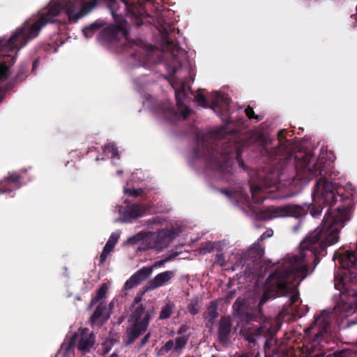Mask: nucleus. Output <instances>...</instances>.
Instances as JSON below:
<instances>
[{
	"instance_id": "f257e3e1",
	"label": "nucleus",
	"mask_w": 357,
	"mask_h": 357,
	"mask_svg": "<svg viewBox=\"0 0 357 357\" xmlns=\"http://www.w3.org/2000/svg\"><path fill=\"white\" fill-rule=\"evenodd\" d=\"M350 217L348 208H330L321 226L301 243L298 250L284 257L268 277L259 305H262L271 298L284 296H289L290 304L294 303L298 297L296 285L307 275L310 261L319 248L324 249L337 243L340 231Z\"/></svg>"
},
{
	"instance_id": "f03ea898",
	"label": "nucleus",
	"mask_w": 357,
	"mask_h": 357,
	"mask_svg": "<svg viewBox=\"0 0 357 357\" xmlns=\"http://www.w3.org/2000/svg\"><path fill=\"white\" fill-rule=\"evenodd\" d=\"M97 4L98 0H52L40 13L37 20L31 23L25 22L8 40L0 38V57H7L13 63L18 50L36 38L43 26L55 22L56 17L64 13L69 22H75Z\"/></svg>"
},
{
	"instance_id": "7ed1b4c3",
	"label": "nucleus",
	"mask_w": 357,
	"mask_h": 357,
	"mask_svg": "<svg viewBox=\"0 0 357 357\" xmlns=\"http://www.w3.org/2000/svg\"><path fill=\"white\" fill-rule=\"evenodd\" d=\"M322 159H317L313 156L306 155L303 160L296 164L297 174L289 183L298 191L314 177L319 175L321 178L317 182L312 194V206L310 213L316 217L321 213V206L332 205L337 201L336 186L325 178H323L324 169Z\"/></svg>"
},
{
	"instance_id": "20e7f679",
	"label": "nucleus",
	"mask_w": 357,
	"mask_h": 357,
	"mask_svg": "<svg viewBox=\"0 0 357 357\" xmlns=\"http://www.w3.org/2000/svg\"><path fill=\"white\" fill-rule=\"evenodd\" d=\"M111 10L115 24L105 29L100 35L102 42L111 43L120 36L127 38L126 23L123 20V15L127 10V15L132 19L135 16L137 6L132 0H105Z\"/></svg>"
},
{
	"instance_id": "39448f33",
	"label": "nucleus",
	"mask_w": 357,
	"mask_h": 357,
	"mask_svg": "<svg viewBox=\"0 0 357 357\" xmlns=\"http://www.w3.org/2000/svg\"><path fill=\"white\" fill-rule=\"evenodd\" d=\"M354 282L352 280H349L348 272L345 270L335 274L334 286L339 291V298L334 312L340 317L352 314L357 309V292L349 291Z\"/></svg>"
},
{
	"instance_id": "423d86ee",
	"label": "nucleus",
	"mask_w": 357,
	"mask_h": 357,
	"mask_svg": "<svg viewBox=\"0 0 357 357\" xmlns=\"http://www.w3.org/2000/svg\"><path fill=\"white\" fill-rule=\"evenodd\" d=\"M140 301V297L136 298L132 305L133 312L129 319L131 326L127 331L129 338L128 344L132 343L142 332L146 331L149 320L155 314L153 307L145 309L139 304Z\"/></svg>"
},
{
	"instance_id": "0eeeda50",
	"label": "nucleus",
	"mask_w": 357,
	"mask_h": 357,
	"mask_svg": "<svg viewBox=\"0 0 357 357\" xmlns=\"http://www.w3.org/2000/svg\"><path fill=\"white\" fill-rule=\"evenodd\" d=\"M175 233L172 230H162L158 234L153 233H139L128 239L130 243L142 241L145 246L139 247V250L154 249L160 251L167 248L172 239Z\"/></svg>"
},
{
	"instance_id": "6e6552de",
	"label": "nucleus",
	"mask_w": 357,
	"mask_h": 357,
	"mask_svg": "<svg viewBox=\"0 0 357 357\" xmlns=\"http://www.w3.org/2000/svg\"><path fill=\"white\" fill-rule=\"evenodd\" d=\"M107 293V286L106 284H103L100 287L96 296L91 300V306L98 304L93 314L91 317L93 324H102L109 317L112 309L118 304V301L113 299L109 305V308H107L102 301L106 298Z\"/></svg>"
},
{
	"instance_id": "1a4fd4ad",
	"label": "nucleus",
	"mask_w": 357,
	"mask_h": 357,
	"mask_svg": "<svg viewBox=\"0 0 357 357\" xmlns=\"http://www.w3.org/2000/svg\"><path fill=\"white\" fill-rule=\"evenodd\" d=\"M330 321L329 312L326 310L321 312L314 317L313 324L306 328L307 335L313 337L314 342L320 343L322 337L329 331Z\"/></svg>"
},
{
	"instance_id": "9d476101",
	"label": "nucleus",
	"mask_w": 357,
	"mask_h": 357,
	"mask_svg": "<svg viewBox=\"0 0 357 357\" xmlns=\"http://www.w3.org/2000/svg\"><path fill=\"white\" fill-rule=\"evenodd\" d=\"M305 215V211L303 208L297 205H287L282 206H270L264 210L261 218L264 220L284 218V217H294L299 218Z\"/></svg>"
},
{
	"instance_id": "9b49d317",
	"label": "nucleus",
	"mask_w": 357,
	"mask_h": 357,
	"mask_svg": "<svg viewBox=\"0 0 357 357\" xmlns=\"http://www.w3.org/2000/svg\"><path fill=\"white\" fill-rule=\"evenodd\" d=\"M94 344V337L88 328L79 329L71 338L70 346H77L82 354L87 353Z\"/></svg>"
},
{
	"instance_id": "f8f14e48",
	"label": "nucleus",
	"mask_w": 357,
	"mask_h": 357,
	"mask_svg": "<svg viewBox=\"0 0 357 357\" xmlns=\"http://www.w3.org/2000/svg\"><path fill=\"white\" fill-rule=\"evenodd\" d=\"M169 83L175 90V96L177 101L178 110L185 119L190 113V110L183 104V99L185 97V91L187 89H189V87L185 86L183 82H181L178 84L173 79L169 80Z\"/></svg>"
},
{
	"instance_id": "ddd939ff",
	"label": "nucleus",
	"mask_w": 357,
	"mask_h": 357,
	"mask_svg": "<svg viewBox=\"0 0 357 357\" xmlns=\"http://www.w3.org/2000/svg\"><path fill=\"white\" fill-rule=\"evenodd\" d=\"M168 52H171L172 61L166 64L168 71L174 74L178 70L177 66H181L185 59L186 54L183 50H180L172 44H169L167 48Z\"/></svg>"
},
{
	"instance_id": "4468645a",
	"label": "nucleus",
	"mask_w": 357,
	"mask_h": 357,
	"mask_svg": "<svg viewBox=\"0 0 357 357\" xmlns=\"http://www.w3.org/2000/svg\"><path fill=\"white\" fill-rule=\"evenodd\" d=\"M152 273V268L144 267L128 280L124 285L126 290L130 289L148 278Z\"/></svg>"
},
{
	"instance_id": "2eb2a0df",
	"label": "nucleus",
	"mask_w": 357,
	"mask_h": 357,
	"mask_svg": "<svg viewBox=\"0 0 357 357\" xmlns=\"http://www.w3.org/2000/svg\"><path fill=\"white\" fill-rule=\"evenodd\" d=\"M211 96V108L214 112L220 114L227 109L230 100L227 96L218 92H213Z\"/></svg>"
},
{
	"instance_id": "dca6fc26",
	"label": "nucleus",
	"mask_w": 357,
	"mask_h": 357,
	"mask_svg": "<svg viewBox=\"0 0 357 357\" xmlns=\"http://www.w3.org/2000/svg\"><path fill=\"white\" fill-rule=\"evenodd\" d=\"M268 330L269 328H268L267 323L266 322L264 326L256 329H252L247 326H243L241 329V333L247 341L254 342L256 340L257 336L261 335H265Z\"/></svg>"
},
{
	"instance_id": "f3484780",
	"label": "nucleus",
	"mask_w": 357,
	"mask_h": 357,
	"mask_svg": "<svg viewBox=\"0 0 357 357\" xmlns=\"http://www.w3.org/2000/svg\"><path fill=\"white\" fill-rule=\"evenodd\" d=\"M148 208L142 204H134L128 206L123 212L119 209V213L123 214L125 221H129L131 219L137 218L143 215Z\"/></svg>"
},
{
	"instance_id": "a211bd4d",
	"label": "nucleus",
	"mask_w": 357,
	"mask_h": 357,
	"mask_svg": "<svg viewBox=\"0 0 357 357\" xmlns=\"http://www.w3.org/2000/svg\"><path fill=\"white\" fill-rule=\"evenodd\" d=\"M175 273L172 271H167L163 273L158 274L153 279H152L148 284L147 289L153 290L160 287L169 282Z\"/></svg>"
},
{
	"instance_id": "6ab92c4d",
	"label": "nucleus",
	"mask_w": 357,
	"mask_h": 357,
	"mask_svg": "<svg viewBox=\"0 0 357 357\" xmlns=\"http://www.w3.org/2000/svg\"><path fill=\"white\" fill-rule=\"evenodd\" d=\"M119 231H116L112 234L100 255V261L101 263H103L106 260V258L107 257L108 255L113 250L116 243L119 240Z\"/></svg>"
},
{
	"instance_id": "aec40b11",
	"label": "nucleus",
	"mask_w": 357,
	"mask_h": 357,
	"mask_svg": "<svg viewBox=\"0 0 357 357\" xmlns=\"http://www.w3.org/2000/svg\"><path fill=\"white\" fill-rule=\"evenodd\" d=\"M231 324L229 318H222L221 319L219 328V340L225 344L227 342V337L230 333Z\"/></svg>"
},
{
	"instance_id": "412c9836",
	"label": "nucleus",
	"mask_w": 357,
	"mask_h": 357,
	"mask_svg": "<svg viewBox=\"0 0 357 357\" xmlns=\"http://www.w3.org/2000/svg\"><path fill=\"white\" fill-rule=\"evenodd\" d=\"M19 180V176L15 173H10L8 178L4 181H0V194L10 192L12 190L6 187V183H17Z\"/></svg>"
},
{
	"instance_id": "4be33fe9",
	"label": "nucleus",
	"mask_w": 357,
	"mask_h": 357,
	"mask_svg": "<svg viewBox=\"0 0 357 357\" xmlns=\"http://www.w3.org/2000/svg\"><path fill=\"white\" fill-rule=\"evenodd\" d=\"M104 153L105 155L108 156L111 155L112 158L117 157L118 159L119 158L118 151L115 147L114 144L112 143H109L105 146Z\"/></svg>"
},
{
	"instance_id": "5701e85b",
	"label": "nucleus",
	"mask_w": 357,
	"mask_h": 357,
	"mask_svg": "<svg viewBox=\"0 0 357 357\" xmlns=\"http://www.w3.org/2000/svg\"><path fill=\"white\" fill-rule=\"evenodd\" d=\"M218 317V307L216 304L211 303L208 307L206 314V318L208 319L209 321L214 320Z\"/></svg>"
},
{
	"instance_id": "b1692460",
	"label": "nucleus",
	"mask_w": 357,
	"mask_h": 357,
	"mask_svg": "<svg viewBox=\"0 0 357 357\" xmlns=\"http://www.w3.org/2000/svg\"><path fill=\"white\" fill-rule=\"evenodd\" d=\"M173 305L167 303L161 310L160 314V319H165L170 317L173 310Z\"/></svg>"
},
{
	"instance_id": "393cba45",
	"label": "nucleus",
	"mask_w": 357,
	"mask_h": 357,
	"mask_svg": "<svg viewBox=\"0 0 357 357\" xmlns=\"http://www.w3.org/2000/svg\"><path fill=\"white\" fill-rule=\"evenodd\" d=\"M188 337L186 336H182L176 338L174 342V350L180 351L187 343Z\"/></svg>"
},
{
	"instance_id": "a878e982",
	"label": "nucleus",
	"mask_w": 357,
	"mask_h": 357,
	"mask_svg": "<svg viewBox=\"0 0 357 357\" xmlns=\"http://www.w3.org/2000/svg\"><path fill=\"white\" fill-rule=\"evenodd\" d=\"M172 349L174 350V342L169 340L160 349L158 354V356H163Z\"/></svg>"
},
{
	"instance_id": "bb28decb",
	"label": "nucleus",
	"mask_w": 357,
	"mask_h": 357,
	"mask_svg": "<svg viewBox=\"0 0 357 357\" xmlns=\"http://www.w3.org/2000/svg\"><path fill=\"white\" fill-rule=\"evenodd\" d=\"M260 315H261L260 311H259L257 312V316L252 314V313L247 312V313H245V314H243L241 316V321H245L246 323L248 324L249 322H250L252 321L256 320L257 318L258 317H259Z\"/></svg>"
},
{
	"instance_id": "cd10ccee",
	"label": "nucleus",
	"mask_w": 357,
	"mask_h": 357,
	"mask_svg": "<svg viewBox=\"0 0 357 357\" xmlns=\"http://www.w3.org/2000/svg\"><path fill=\"white\" fill-rule=\"evenodd\" d=\"M188 310L192 314H195L199 312L198 299L192 300L188 305Z\"/></svg>"
},
{
	"instance_id": "c85d7f7f",
	"label": "nucleus",
	"mask_w": 357,
	"mask_h": 357,
	"mask_svg": "<svg viewBox=\"0 0 357 357\" xmlns=\"http://www.w3.org/2000/svg\"><path fill=\"white\" fill-rule=\"evenodd\" d=\"M250 191L252 193V197L253 201L257 204L259 203L260 199H258L257 194H258V192H259L261 191V187L257 186V185L255 186V187H251Z\"/></svg>"
},
{
	"instance_id": "c756f323",
	"label": "nucleus",
	"mask_w": 357,
	"mask_h": 357,
	"mask_svg": "<svg viewBox=\"0 0 357 357\" xmlns=\"http://www.w3.org/2000/svg\"><path fill=\"white\" fill-rule=\"evenodd\" d=\"M8 74V69L4 64L0 65V81L5 79Z\"/></svg>"
},
{
	"instance_id": "7c9ffc66",
	"label": "nucleus",
	"mask_w": 357,
	"mask_h": 357,
	"mask_svg": "<svg viewBox=\"0 0 357 357\" xmlns=\"http://www.w3.org/2000/svg\"><path fill=\"white\" fill-rule=\"evenodd\" d=\"M96 29V26L94 24L90 26L88 28L84 29L83 30V32H84L86 38L91 37L93 35L94 31Z\"/></svg>"
},
{
	"instance_id": "2f4dec72",
	"label": "nucleus",
	"mask_w": 357,
	"mask_h": 357,
	"mask_svg": "<svg viewBox=\"0 0 357 357\" xmlns=\"http://www.w3.org/2000/svg\"><path fill=\"white\" fill-rule=\"evenodd\" d=\"M124 192L130 196L137 197L141 194V190L139 189H128L124 188Z\"/></svg>"
},
{
	"instance_id": "473e14b6",
	"label": "nucleus",
	"mask_w": 357,
	"mask_h": 357,
	"mask_svg": "<svg viewBox=\"0 0 357 357\" xmlns=\"http://www.w3.org/2000/svg\"><path fill=\"white\" fill-rule=\"evenodd\" d=\"M195 100L199 105L203 107L206 106V99L203 94L197 93L195 96Z\"/></svg>"
},
{
	"instance_id": "72a5a7b5",
	"label": "nucleus",
	"mask_w": 357,
	"mask_h": 357,
	"mask_svg": "<svg viewBox=\"0 0 357 357\" xmlns=\"http://www.w3.org/2000/svg\"><path fill=\"white\" fill-rule=\"evenodd\" d=\"M172 259V257L171 256H168V257H165L162 260L156 261L154 264V265L153 266H151L150 268H152V270H153L154 268L160 267V266H162L165 263H166V262L169 261V260H171Z\"/></svg>"
},
{
	"instance_id": "f704fd0d",
	"label": "nucleus",
	"mask_w": 357,
	"mask_h": 357,
	"mask_svg": "<svg viewBox=\"0 0 357 357\" xmlns=\"http://www.w3.org/2000/svg\"><path fill=\"white\" fill-rule=\"evenodd\" d=\"M245 113L249 119H256L257 120L259 119L257 116L255 115V112H254L253 109L250 107H248L245 109Z\"/></svg>"
},
{
	"instance_id": "c9c22d12",
	"label": "nucleus",
	"mask_w": 357,
	"mask_h": 357,
	"mask_svg": "<svg viewBox=\"0 0 357 357\" xmlns=\"http://www.w3.org/2000/svg\"><path fill=\"white\" fill-rule=\"evenodd\" d=\"M273 234V230H271V229L267 230L266 232H264V234L260 236V238H259V240H261H261H264V239L267 238H268V237H271V236H272Z\"/></svg>"
},
{
	"instance_id": "e433bc0d",
	"label": "nucleus",
	"mask_w": 357,
	"mask_h": 357,
	"mask_svg": "<svg viewBox=\"0 0 357 357\" xmlns=\"http://www.w3.org/2000/svg\"><path fill=\"white\" fill-rule=\"evenodd\" d=\"M241 194V197H239V200H238L237 202H239V203H241L243 204H248V200H247V198L245 197V195L240 192Z\"/></svg>"
},
{
	"instance_id": "4c0bfd02",
	"label": "nucleus",
	"mask_w": 357,
	"mask_h": 357,
	"mask_svg": "<svg viewBox=\"0 0 357 357\" xmlns=\"http://www.w3.org/2000/svg\"><path fill=\"white\" fill-rule=\"evenodd\" d=\"M227 154H230V158H233L234 156H238V154L236 153L227 152Z\"/></svg>"
},
{
	"instance_id": "58836bf2",
	"label": "nucleus",
	"mask_w": 357,
	"mask_h": 357,
	"mask_svg": "<svg viewBox=\"0 0 357 357\" xmlns=\"http://www.w3.org/2000/svg\"><path fill=\"white\" fill-rule=\"evenodd\" d=\"M106 344H107V343H105V344H103V347H105V351H104L105 353H107V352H109V351L110 350V348H107V347H106Z\"/></svg>"
},
{
	"instance_id": "ea45409f",
	"label": "nucleus",
	"mask_w": 357,
	"mask_h": 357,
	"mask_svg": "<svg viewBox=\"0 0 357 357\" xmlns=\"http://www.w3.org/2000/svg\"><path fill=\"white\" fill-rule=\"evenodd\" d=\"M3 98V91L0 89V102Z\"/></svg>"
},
{
	"instance_id": "a19ab883",
	"label": "nucleus",
	"mask_w": 357,
	"mask_h": 357,
	"mask_svg": "<svg viewBox=\"0 0 357 357\" xmlns=\"http://www.w3.org/2000/svg\"><path fill=\"white\" fill-rule=\"evenodd\" d=\"M299 227H300V225H297L296 227H295L293 229L294 231H295V232H296V231H297L298 230Z\"/></svg>"
},
{
	"instance_id": "79ce46f5",
	"label": "nucleus",
	"mask_w": 357,
	"mask_h": 357,
	"mask_svg": "<svg viewBox=\"0 0 357 357\" xmlns=\"http://www.w3.org/2000/svg\"><path fill=\"white\" fill-rule=\"evenodd\" d=\"M147 340L148 339L146 337H144L142 340V344H144L146 342Z\"/></svg>"
},
{
	"instance_id": "37998d69",
	"label": "nucleus",
	"mask_w": 357,
	"mask_h": 357,
	"mask_svg": "<svg viewBox=\"0 0 357 357\" xmlns=\"http://www.w3.org/2000/svg\"><path fill=\"white\" fill-rule=\"evenodd\" d=\"M110 357H118L116 354H113Z\"/></svg>"
},
{
	"instance_id": "c03bdc74",
	"label": "nucleus",
	"mask_w": 357,
	"mask_h": 357,
	"mask_svg": "<svg viewBox=\"0 0 357 357\" xmlns=\"http://www.w3.org/2000/svg\"><path fill=\"white\" fill-rule=\"evenodd\" d=\"M135 24H136V25H137V26H139V25L140 24V23H139L137 20H136V21H135Z\"/></svg>"
},
{
	"instance_id": "a18cd8bd",
	"label": "nucleus",
	"mask_w": 357,
	"mask_h": 357,
	"mask_svg": "<svg viewBox=\"0 0 357 357\" xmlns=\"http://www.w3.org/2000/svg\"><path fill=\"white\" fill-rule=\"evenodd\" d=\"M150 334L148 333L145 337L148 339L149 337Z\"/></svg>"
},
{
	"instance_id": "49530a36",
	"label": "nucleus",
	"mask_w": 357,
	"mask_h": 357,
	"mask_svg": "<svg viewBox=\"0 0 357 357\" xmlns=\"http://www.w3.org/2000/svg\"><path fill=\"white\" fill-rule=\"evenodd\" d=\"M240 357H248V356L247 355H243V356H241Z\"/></svg>"
}]
</instances>
